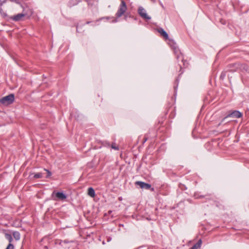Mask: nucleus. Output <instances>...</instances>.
<instances>
[{
    "instance_id": "obj_20",
    "label": "nucleus",
    "mask_w": 249,
    "mask_h": 249,
    "mask_svg": "<svg viewBox=\"0 0 249 249\" xmlns=\"http://www.w3.org/2000/svg\"><path fill=\"white\" fill-rule=\"evenodd\" d=\"M1 8H0V12H1Z\"/></svg>"
},
{
    "instance_id": "obj_1",
    "label": "nucleus",
    "mask_w": 249,
    "mask_h": 249,
    "mask_svg": "<svg viewBox=\"0 0 249 249\" xmlns=\"http://www.w3.org/2000/svg\"><path fill=\"white\" fill-rule=\"evenodd\" d=\"M14 95L13 94L6 96L0 99V103L4 106L11 104L14 101Z\"/></svg>"
},
{
    "instance_id": "obj_6",
    "label": "nucleus",
    "mask_w": 249,
    "mask_h": 249,
    "mask_svg": "<svg viewBox=\"0 0 249 249\" xmlns=\"http://www.w3.org/2000/svg\"><path fill=\"white\" fill-rule=\"evenodd\" d=\"M135 184L139 185L141 188H144L146 189H149L151 188L150 184L143 182L138 181L136 182Z\"/></svg>"
},
{
    "instance_id": "obj_12",
    "label": "nucleus",
    "mask_w": 249,
    "mask_h": 249,
    "mask_svg": "<svg viewBox=\"0 0 249 249\" xmlns=\"http://www.w3.org/2000/svg\"><path fill=\"white\" fill-rule=\"evenodd\" d=\"M6 239L9 241V243H11L13 241V238L11 234L6 233L5 234Z\"/></svg>"
},
{
    "instance_id": "obj_3",
    "label": "nucleus",
    "mask_w": 249,
    "mask_h": 249,
    "mask_svg": "<svg viewBox=\"0 0 249 249\" xmlns=\"http://www.w3.org/2000/svg\"><path fill=\"white\" fill-rule=\"evenodd\" d=\"M127 7L125 2L122 0L121 3L120 5L119 8L116 13V16L118 17H121L126 11Z\"/></svg>"
},
{
    "instance_id": "obj_8",
    "label": "nucleus",
    "mask_w": 249,
    "mask_h": 249,
    "mask_svg": "<svg viewBox=\"0 0 249 249\" xmlns=\"http://www.w3.org/2000/svg\"><path fill=\"white\" fill-rule=\"evenodd\" d=\"M158 32L166 39L168 38V36L167 33L162 28L158 29Z\"/></svg>"
},
{
    "instance_id": "obj_17",
    "label": "nucleus",
    "mask_w": 249,
    "mask_h": 249,
    "mask_svg": "<svg viewBox=\"0 0 249 249\" xmlns=\"http://www.w3.org/2000/svg\"><path fill=\"white\" fill-rule=\"evenodd\" d=\"M111 147L115 150H118V147L116 146L115 144H112Z\"/></svg>"
},
{
    "instance_id": "obj_4",
    "label": "nucleus",
    "mask_w": 249,
    "mask_h": 249,
    "mask_svg": "<svg viewBox=\"0 0 249 249\" xmlns=\"http://www.w3.org/2000/svg\"><path fill=\"white\" fill-rule=\"evenodd\" d=\"M242 113L238 111L235 110L232 113L228 114L226 117H225L222 121L223 122L227 118L231 117L233 118H239L241 117Z\"/></svg>"
},
{
    "instance_id": "obj_19",
    "label": "nucleus",
    "mask_w": 249,
    "mask_h": 249,
    "mask_svg": "<svg viewBox=\"0 0 249 249\" xmlns=\"http://www.w3.org/2000/svg\"><path fill=\"white\" fill-rule=\"evenodd\" d=\"M151 190H152V191H154V188H152V189H151Z\"/></svg>"
},
{
    "instance_id": "obj_10",
    "label": "nucleus",
    "mask_w": 249,
    "mask_h": 249,
    "mask_svg": "<svg viewBox=\"0 0 249 249\" xmlns=\"http://www.w3.org/2000/svg\"><path fill=\"white\" fill-rule=\"evenodd\" d=\"M202 241L201 240H199L196 244L194 245L191 249H199L201 245Z\"/></svg>"
},
{
    "instance_id": "obj_7",
    "label": "nucleus",
    "mask_w": 249,
    "mask_h": 249,
    "mask_svg": "<svg viewBox=\"0 0 249 249\" xmlns=\"http://www.w3.org/2000/svg\"><path fill=\"white\" fill-rule=\"evenodd\" d=\"M25 14L21 13L18 14L15 16H13L11 19L15 21H19L25 16Z\"/></svg>"
},
{
    "instance_id": "obj_15",
    "label": "nucleus",
    "mask_w": 249,
    "mask_h": 249,
    "mask_svg": "<svg viewBox=\"0 0 249 249\" xmlns=\"http://www.w3.org/2000/svg\"><path fill=\"white\" fill-rule=\"evenodd\" d=\"M5 249H14V246L12 244L9 243Z\"/></svg>"
},
{
    "instance_id": "obj_11",
    "label": "nucleus",
    "mask_w": 249,
    "mask_h": 249,
    "mask_svg": "<svg viewBox=\"0 0 249 249\" xmlns=\"http://www.w3.org/2000/svg\"><path fill=\"white\" fill-rule=\"evenodd\" d=\"M13 236L16 240H18L20 239V235L18 231H14L13 232Z\"/></svg>"
},
{
    "instance_id": "obj_14",
    "label": "nucleus",
    "mask_w": 249,
    "mask_h": 249,
    "mask_svg": "<svg viewBox=\"0 0 249 249\" xmlns=\"http://www.w3.org/2000/svg\"><path fill=\"white\" fill-rule=\"evenodd\" d=\"M42 177V174L41 173H38L34 175V178H41Z\"/></svg>"
},
{
    "instance_id": "obj_2",
    "label": "nucleus",
    "mask_w": 249,
    "mask_h": 249,
    "mask_svg": "<svg viewBox=\"0 0 249 249\" xmlns=\"http://www.w3.org/2000/svg\"><path fill=\"white\" fill-rule=\"evenodd\" d=\"M52 198L54 200H64L66 199L67 196L62 192H53L52 195Z\"/></svg>"
},
{
    "instance_id": "obj_16",
    "label": "nucleus",
    "mask_w": 249,
    "mask_h": 249,
    "mask_svg": "<svg viewBox=\"0 0 249 249\" xmlns=\"http://www.w3.org/2000/svg\"><path fill=\"white\" fill-rule=\"evenodd\" d=\"M44 170L45 171H46L47 173V175L46 176V178H49V177H50L51 176V173L49 171H48L47 170H46V169H44Z\"/></svg>"
},
{
    "instance_id": "obj_5",
    "label": "nucleus",
    "mask_w": 249,
    "mask_h": 249,
    "mask_svg": "<svg viewBox=\"0 0 249 249\" xmlns=\"http://www.w3.org/2000/svg\"><path fill=\"white\" fill-rule=\"evenodd\" d=\"M138 13L139 15L144 19H150V17L147 15L146 10L142 7H140L138 9Z\"/></svg>"
},
{
    "instance_id": "obj_18",
    "label": "nucleus",
    "mask_w": 249,
    "mask_h": 249,
    "mask_svg": "<svg viewBox=\"0 0 249 249\" xmlns=\"http://www.w3.org/2000/svg\"><path fill=\"white\" fill-rule=\"evenodd\" d=\"M88 4H89L93 5L94 4L93 3H90L89 2V0H88Z\"/></svg>"
},
{
    "instance_id": "obj_9",
    "label": "nucleus",
    "mask_w": 249,
    "mask_h": 249,
    "mask_svg": "<svg viewBox=\"0 0 249 249\" xmlns=\"http://www.w3.org/2000/svg\"><path fill=\"white\" fill-rule=\"evenodd\" d=\"M88 194L91 197H94L95 196V193L94 189L90 187L88 189Z\"/></svg>"
},
{
    "instance_id": "obj_13",
    "label": "nucleus",
    "mask_w": 249,
    "mask_h": 249,
    "mask_svg": "<svg viewBox=\"0 0 249 249\" xmlns=\"http://www.w3.org/2000/svg\"><path fill=\"white\" fill-rule=\"evenodd\" d=\"M5 0H0V3L1 5H2L4 2ZM12 1H15L17 3L20 4L21 2L20 1H22V0H10Z\"/></svg>"
}]
</instances>
